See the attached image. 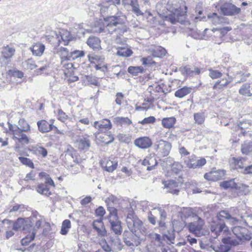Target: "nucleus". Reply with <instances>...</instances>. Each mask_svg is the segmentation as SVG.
<instances>
[{
  "instance_id": "1",
  "label": "nucleus",
  "mask_w": 252,
  "mask_h": 252,
  "mask_svg": "<svg viewBox=\"0 0 252 252\" xmlns=\"http://www.w3.org/2000/svg\"><path fill=\"white\" fill-rule=\"evenodd\" d=\"M156 10L158 15L164 20L170 22L172 24L178 22L185 23L187 7L184 9L181 7H175L173 3L166 0H162L156 5Z\"/></svg>"
},
{
  "instance_id": "2",
  "label": "nucleus",
  "mask_w": 252,
  "mask_h": 252,
  "mask_svg": "<svg viewBox=\"0 0 252 252\" xmlns=\"http://www.w3.org/2000/svg\"><path fill=\"white\" fill-rule=\"evenodd\" d=\"M9 132L13 135V139L17 140V141L22 144H28L30 142L29 138L25 133H29L31 131L30 125L23 119H21L18 122V126L13 125L8 123Z\"/></svg>"
},
{
  "instance_id": "3",
  "label": "nucleus",
  "mask_w": 252,
  "mask_h": 252,
  "mask_svg": "<svg viewBox=\"0 0 252 252\" xmlns=\"http://www.w3.org/2000/svg\"><path fill=\"white\" fill-rule=\"evenodd\" d=\"M126 223L129 231L135 233L140 235H146L147 228L144 226L143 222L135 215L131 206L127 208Z\"/></svg>"
},
{
  "instance_id": "4",
  "label": "nucleus",
  "mask_w": 252,
  "mask_h": 252,
  "mask_svg": "<svg viewBox=\"0 0 252 252\" xmlns=\"http://www.w3.org/2000/svg\"><path fill=\"white\" fill-rule=\"evenodd\" d=\"M100 14L103 18V20L100 19L98 23V28H95L93 30L94 32L101 33L103 32L107 31L109 32L108 27L110 25L109 16L110 6V0H105L99 4Z\"/></svg>"
},
{
  "instance_id": "5",
  "label": "nucleus",
  "mask_w": 252,
  "mask_h": 252,
  "mask_svg": "<svg viewBox=\"0 0 252 252\" xmlns=\"http://www.w3.org/2000/svg\"><path fill=\"white\" fill-rule=\"evenodd\" d=\"M47 38L52 41L53 42H56L59 46L61 42V40L64 43V45H67L69 42L73 40L75 37L72 35L70 32L67 30H62V32L58 33L56 31H52L51 34L47 35Z\"/></svg>"
},
{
  "instance_id": "6",
  "label": "nucleus",
  "mask_w": 252,
  "mask_h": 252,
  "mask_svg": "<svg viewBox=\"0 0 252 252\" xmlns=\"http://www.w3.org/2000/svg\"><path fill=\"white\" fill-rule=\"evenodd\" d=\"M170 143L163 140L157 141L154 145V149L159 158L167 156L171 148Z\"/></svg>"
},
{
  "instance_id": "7",
  "label": "nucleus",
  "mask_w": 252,
  "mask_h": 252,
  "mask_svg": "<svg viewBox=\"0 0 252 252\" xmlns=\"http://www.w3.org/2000/svg\"><path fill=\"white\" fill-rule=\"evenodd\" d=\"M140 235L132 232L126 230L123 233V239L126 245L132 248L141 243Z\"/></svg>"
},
{
  "instance_id": "8",
  "label": "nucleus",
  "mask_w": 252,
  "mask_h": 252,
  "mask_svg": "<svg viewBox=\"0 0 252 252\" xmlns=\"http://www.w3.org/2000/svg\"><path fill=\"white\" fill-rule=\"evenodd\" d=\"M111 231L117 235H121L122 232V227L121 221L119 220L117 210L116 208L111 207Z\"/></svg>"
},
{
  "instance_id": "9",
  "label": "nucleus",
  "mask_w": 252,
  "mask_h": 252,
  "mask_svg": "<svg viewBox=\"0 0 252 252\" xmlns=\"http://www.w3.org/2000/svg\"><path fill=\"white\" fill-rule=\"evenodd\" d=\"M47 184L54 187L55 186L53 180L49 175H46L45 183L40 184L37 186L36 191L41 194L49 196L51 194V192L49 190V189L48 188Z\"/></svg>"
},
{
  "instance_id": "10",
  "label": "nucleus",
  "mask_w": 252,
  "mask_h": 252,
  "mask_svg": "<svg viewBox=\"0 0 252 252\" xmlns=\"http://www.w3.org/2000/svg\"><path fill=\"white\" fill-rule=\"evenodd\" d=\"M69 53L70 52L66 48L61 47L57 49V54L59 55L61 59V64L64 67L67 68L75 67H73V64L72 63H65L66 61H69Z\"/></svg>"
},
{
  "instance_id": "11",
  "label": "nucleus",
  "mask_w": 252,
  "mask_h": 252,
  "mask_svg": "<svg viewBox=\"0 0 252 252\" xmlns=\"http://www.w3.org/2000/svg\"><path fill=\"white\" fill-rule=\"evenodd\" d=\"M220 10L224 15L232 16L239 13L241 9L231 3L226 2L221 6Z\"/></svg>"
},
{
  "instance_id": "12",
  "label": "nucleus",
  "mask_w": 252,
  "mask_h": 252,
  "mask_svg": "<svg viewBox=\"0 0 252 252\" xmlns=\"http://www.w3.org/2000/svg\"><path fill=\"white\" fill-rule=\"evenodd\" d=\"M2 223L7 225V229L12 228L15 231H18L21 228H23L24 219L22 218H18L16 220L13 221L8 219H4L2 221Z\"/></svg>"
},
{
  "instance_id": "13",
  "label": "nucleus",
  "mask_w": 252,
  "mask_h": 252,
  "mask_svg": "<svg viewBox=\"0 0 252 252\" xmlns=\"http://www.w3.org/2000/svg\"><path fill=\"white\" fill-rule=\"evenodd\" d=\"M164 187L167 189L166 192L173 194L178 195L179 189H177L179 186V183L175 180H171L162 182Z\"/></svg>"
},
{
  "instance_id": "14",
  "label": "nucleus",
  "mask_w": 252,
  "mask_h": 252,
  "mask_svg": "<svg viewBox=\"0 0 252 252\" xmlns=\"http://www.w3.org/2000/svg\"><path fill=\"white\" fill-rule=\"evenodd\" d=\"M54 120H50L48 122L45 120L38 121L37 122L38 130L41 133H46L53 130Z\"/></svg>"
},
{
  "instance_id": "15",
  "label": "nucleus",
  "mask_w": 252,
  "mask_h": 252,
  "mask_svg": "<svg viewBox=\"0 0 252 252\" xmlns=\"http://www.w3.org/2000/svg\"><path fill=\"white\" fill-rule=\"evenodd\" d=\"M225 227V224L223 220H215V218L213 219L212 224H211V230L214 233L216 236L220 234Z\"/></svg>"
},
{
  "instance_id": "16",
  "label": "nucleus",
  "mask_w": 252,
  "mask_h": 252,
  "mask_svg": "<svg viewBox=\"0 0 252 252\" xmlns=\"http://www.w3.org/2000/svg\"><path fill=\"white\" fill-rule=\"evenodd\" d=\"M152 140L147 136L136 138L134 142L135 145L141 149L148 148L152 146Z\"/></svg>"
},
{
  "instance_id": "17",
  "label": "nucleus",
  "mask_w": 252,
  "mask_h": 252,
  "mask_svg": "<svg viewBox=\"0 0 252 252\" xmlns=\"http://www.w3.org/2000/svg\"><path fill=\"white\" fill-rule=\"evenodd\" d=\"M15 49L13 48L7 46L5 47L1 53V57H0V65L4 66L7 64V63H3L5 60H9L14 54Z\"/></svg>"
},
{
  "instance_id": "18",
  "label": "nucleus",
  "mask_w": 252,
  "mask_h": 252,
  "mask_svg": "<svg viewBox=\"0 0 252 252\" xmlns=\"http://www.w3.org/2000/svg\"><path fill=\"white\" fill-rule=\"evenodd\" d=\"M94 126L101 132L110 131V120L104 119L101 121H96L94 123Z\"/></svg>"
},
{
  "instance_id": "19",
  "label": "nucleus",
  "mask_w": 252,
  "mask_h": 252,
  "mask_svg": "<svg viewBox=\"0 0 252 252\" xmlns=\"http://www.w3.org/2000/svg\"><path fill=\"white\" fill-rule=\"evenodd\" d=\"M122 3L125 6L130 5L132 12L137 16L143 15V13L139 9L137 0H122Z\"/></svg>"
},
{
  "instance_id": "20",
  "label": "nucleus",
  "mask_w": 252,
  "mask_h": 252,
  "mask_svg": "<svg viewBox=\"0 0 252 252\" xmlns=\"http://www.w3.org/2000/svg\"><path fill=\"white\" fill-rule=\"evenodd\" d=\"M29 49L32 52L33 56L41 57L44 53L45 46L43 43L37 42L30 47Z\"/></svg>"
},
{
  "instance_id": "21",
  "label": "nucleus",
  "mask_w": 252,
  "mask_h": 252,
  "mask_svg": "<svg viewBox=\"0 0 252 252\" xmlns=\"http://www.w3.org/2000/svg\"><path fill=\"white\" fill-rule=\"evenodd\" d=\"M143 165H148L147 170L151 171L154 169L158 164V161L155 155H150L147 157L142 161Z\"/></svg>"
},
{
  "instance_id": "22",
  "label": "nucleus",
  "mask_w": 252,
  "mask_h": 252,
  "mask_svg": "<svg viewBox=\"0 0 252 252\" xmlns=\"http://www.w3.org/2000/svg\"><path fill=\"white\" fill-rule=\"evenodd\" d=\"M87 43L94 51H98L101 49L100 39L95 36H91L88 39Z\"/></svg>"
},
{
  "instance_id": "23",
  "label": "nucleus",
  "mask_w": 252,
  "mask_h": 252,
  "mask_svg": "<svg viewBox=\"0 0 252 252\" xmlns=\"http://www.w3.org/2000/svg\"><path fill=\"white\" fill-rule=\"evenodd\" d=\"M179 70L182 74H187L192 76L194 75H199L200 73V69L197 67H194L191 69L189 66H185L179 68Z\"/></svg>"
},
{
  "instance_id": "24",
  "label": "nucleus",
  "mask_w": 252,
  "mask_h": 252,
  "mask_svg": "<svg viewBox=\"0 0 252 252\" xmlns=\"http://www.w3.org/2000/svg\"><path fill=\"white\" fill-rule=\"evenodd\" d=\"M187 227L191 233L197 237L201 235L202 226L199 225L197 222L189 223Z\"/></svg>"
},
{
  "instance_id": "25",
  "label": "nucleus",
  "mask_w": 252,
  "mask_h": 252,
  "mask_svg": "<svg viewBox=\"0 0 252 252\" xmlns=\"http://www.w3.org/2000/svg\"><path fill=\"white\" fill-rule=\"evenodd\" d=\"M113 123L117 126H129L132 121L128 117H117L114 118Z\"/></svg>"
},
{
  "instance_id": "26",
  "label": "nucleus",
  "mask_w": 252,
  "mask_h": 252,
  "mask_svg": "<svg viewBox=\"0 0 252 252\" xmlns=\"http://www.w3.org/2000/svg\"><path fill=\"white\" fill-rule=\"evenodd\" d=\"M239 93L246 96H252V82L244 83L240 88Z\"/></svg>"
},
{
  "instance_id": "27",
  "label": "nucleus",
  "mask_w": 252,
  "mask_h": 252,
  "mask_svg": "<svg viewBox=\"0 0 252 252\" xmlns=\"http://www.w3.org/2000/svg\"><path fill=\"white\" fill-rule=\"evenodd\" d=\"M78 148L81 150L87 151L90 147L91 143L88 137L82 136L77 140Z\"/></svg>"
},
{
  "instance_id": "28",
  "label": "nucleus",
  "mask_w": 252,
  "mask_h": 252,
  "mask_svg": "<svg viewBox=\"0 0 252 252\" xmlns=\"http://www.w3.org/2000/svg\"><path fill=\"white\" fill-rule=\"evenodd\" d=\"M96 138L100 143L108 145L110 143V131H106V132L99 131L96 135Z\"/></svg>"
},
{
  "instance_id": "29",
  "label": "nucleus",
  "mask_w": 252,
  "mask_h": 252,
  "mask_svg": "<svg viewBox=\"0 0 252 252\" xmlns=\"http://www.w3.org/2000/svg\"><path fill=\"white\" fill-rule=\"evenodd\" d=\"M126 17L121 13H117L116 16H111V25L118 26L123 25L125 23Z\"/></svg>"
},
{
  "instance_id": "30",
  "label": "nucleus",
  "mask_w": 252,
  "mask_h": 252,
  "mask_svg": "<svg viewBox=\"0 0 252 252\" xmlns=\"http://www.w3.org/2000/svg\"><path fill=\"white\" fill-rule=\"evenodd\" d=\"M83 84L85 86L94 85L97 86L98 84L96 78L92 75H85L82 78Z\"/></svg>"
},
{
  "instance_id": "31",
  "label": "nucleus",
  "mask_w": 252,
  "mask_h": 252,
  "mask_svg": "<svg viewBox=\"0 0 252 252\" xmlns=\"http://www.w3.org/2000/svg\"><path fill=\"white\" fill-rule=\"evenodd\" d=\"M220 186L224 189H238V185L235 182L234 179L223 181L220 183Z\"/></svg>"
},
{
  "instance_id": "32",
  "label": "nucleus",
  "mask_w": 252,
  "mask_h": 252,
  "mask_svg": "<svg viewBox=\"0 0 252 252\" xmlns=\"http://www.w3.org/2000/svg\"><path fill=\"white\" fill-rule=\"evenodd\" d=\"M146 70L142 66H130L128 67L127 72L132 76H137L140 73H142Z\"/></svg>"
},
{
  "instance_id": "33",
  "label": "nucleus",
  "mask_w": 252,
  "mask_h": 252,
  "mask_svg": "<svg viewBox=\"0 0 252 252\" xmlns=\"http://www.w3.org/2000/svg\"><path fill=\"white\" fill-rule=\"evenodd\" d=\"M176 122V120L175 118L173 117L164 118L162 120L161 124L164 128H170L173 127Z\"/></svg>"
},
{
  "instance_id": "34",
  "label": "nucleus",
  "mask_w": 252,
  "mask_h": 252,
  "mask_svg": "<svg viewBox=\"0 0 252 252\" xmlns=\"http://www.w3.org/2000/svg\"><path fill=\"white\" fill-rule=\"evenodd\" d=\"M117 50L116 54L123 57H129L131 56L133 53L131 49L124 47H118L117 48Z\"/></svg>"
},
{
  "instance_id": "35",
  "label": "nucleus",
  "mask_w": 252,
  "mask_h": 252,
  "mask_svg": "<svg viewBox=\"0 0 252 252\" xmlns=\"http://www.w3.org/2000/svg\"><path fill=\"white\" fill-rule=\"evenodd\" d=\"M123 248V244L120 239H112L111 238V251L117 252L121 251Z\"/></svg>"
},
{
  "instance_id": "36",
  "label": "nucleus",
  "mask_w": 252,
  "mask_h": 252,
  "mask_svg": "<svg viewBox=\"0 0 252 252\" xmlns=\"http://www.w3.org/2000/svg\"><path fill=\"white\" fill-rule=\"evenodd\" d=\"M191 88L184 87L178 89L175 93V96L179 98H182L191 92Z\"/></svg>"
},
{
  "instance_id": "37",
  "label": "nucleus",
  "mask_w": 252,
  "mask_h": 252,
  "mask_svg": "<svg viewBox=\"0 0 252 252\" xmlns=\"http://www.w3.org/2000/svg\"><path fill=\"white\" fill-rule=\"evenodd\" d=\"M124 202V199L122 197H117L111 194V203L113 204V207L118 209L122 208V204ZM112 207V206H111Z\"/></svg>"
},
{
  "instance_id": "38",
  "label": "nucleus",
  "mask_w": 252,
  "mask_h": 252,
  "mask_svg": "<svg viewBox=\"0 0 252 252\" xmlns=\"http://www.w3.org/2000/svg\"><path fill=\"white\" fill-rule=\"evenodd\" d=\"M196 157L191 155L189 158L185 160V164L189 168H196Z\"/></svg>"
},
{
  "instance_id": "39",
  "label": "nucleus",
  "mask_w": 252,
  "mask_h": 252,
  "mask_svg": "<svg viewBox=\"0 0 252 252\" xmlns=\"http://www.w3.org/2000/svg\"><path fill=\"white\" fill-rule=\"evenodd\" d=\"M241 152L243 154L248 155L252 152V142L246 141L241 145Z\"/></svg>"
},
{
  "instance_id": "40",
  "label": "nucleus",
  "mask_w": 252,
  "mask_h": 252,
  "mask_svg": "<svg viewBox=\"0 0 252 252\" xmlns=\"http://www.w3.org/2000/svg\"><path fill=\"white\" fill-rule=\"evenodd\" d=\"M215 220H223L224 219L229 220L232 218L231 215L227 211H221L217 215L214 217Z\"/></svg>"
},
{
  "instance_id": "41",
  "label": "nucleus",
  "mask_w": 252,
  "mask_h": 252,
  "mask_svg": "<svg viewBox=\"0 0 252 252\" xmlns=\"http://www.w3.org/2000/svg\"><path fill=\"white\" fill-rule=\"evenodd\" d=\"M116 138L122 143L129 144L131 142V136L123 133H119L116 136Z\"/></svg>"
},
{
  "instance_id": "42",
  "label": "nucleus",
  "mask_w": 252,
  "mask_h": 252,
  "mask_svg": "<svg viewBox=\"0 0 252 252\" xmlns=\"http://www.w3.org/2000/svg\"><path fill=\"white\" fill-rule=\"evenodd\" d=\"M71 227V222L69 220H65L62 222V228L61 230V234L62 235H66L69 229Z\"/></svg>"
},
{
  "instance_id": "43",
  "label": "nucleus",
  "mask_w": 252,
  "mask_h": 252,
  "mask_svg": "<svg viewBox=\"0 0 252 252\" xmlns=\"http://www.w3.org/2000/svg\"><path fill=\"white\" fill-rule=\"evenodd\" d=\"M181 219H186L190 217L192 214V209L190 208H183L179 211Z\"/></svg>"
},
{
  "instance_id": "44",
  "label": "nucleus",
  "mask_w": 252,
  "mask_h": 252,
  "mask_svg": "<svg viewBox=\"0 0 252 252\" xmlns=\"http://www.w3.org/2000/svg\"><path fill=\"white\" fill-rule=\"evenodd\" d=\"M85 55V52L83 51L74 50L70 52L69 61L74 60L78 58L82 57Z\"/></svg>"
},
{
  "instance_id": "45",
  "label": "nucleus",
  "mask_w": 252,
  "mask_h": 252,
  "mask_svg": "<svg viewBox=\"0 0 252 252\" xmlns=\"http://www.w3.org/2000/svg\"><path fill=\"white\" fill-rule=\"evenodd\" d=\"M33 151L34 153L37 155H41L43 158L47 156L48 152L46 149L41 146H36L33 148Z\"/></svg>"
},
{
  "instance_id": "46",
  "label": "nucleus",
  "mask_w": 252,
  "mask_h": 252,
  "mask_svg": "<svg viewBox=\"0 0 252 252\" xmlns=\"http://www.w3.org/2000/svg\"><path fill=\"white\" fill-rule=\"evenodd\" d=\"M229 83L230 81L222 79V80H218L214 85L213 89L214 90H221L223 87H226Z\"/></svg>"
},
{
  "instance_id": "47",
  "label": "nucleus",
  "mask_w": 252,
  "mask_h": 252,
  "mask_svg": "<svg viewBox=\"0 0 252 252\" xmlns=\"http://www.w3.org/2000/svg\"><path fill=\"white\" fill-rule=\"evenodd\" d=\"M140 61L142 65L146 67H149L156 64V62L153 61L152 57L151 56L142 58Z\"/></svg>"
},
{
  "instance_id": "48",
  "label": "nucleus",
  "mask_w": 252,
  "mask_h": 252,
  "mask_svg": "<svg viewBox=\"0 0 252 252\" xmlns=\"http://www.w3.org/2000/svg\"><path fill=\"white\" fill-rule=\"evenodd\" d=\"M250 76V73H242L241 72H237L236 74L235 79H238L236 83H240L245 82L247 80V78Z\"/></svg>"
},
{
  "instance_id": "49",
  "label": "nucleus",
  "mask_w": 252,
  "mask_h": 252,
  "mask_svg": "<svg viewBox=\"0 0 252 252\" xmlns=\"http://www.w3.org/2000/svg\"><path fill=\"white\" fill-rule=\"evenodd\" d=\"M23 66L27 69L32 70L37 67L32 59H29L23 63Z\"/></svg>"
},
{
  "instance_id": "50",
  "label": "nucleus",
  "mask_w": 252,
  "mask_h": 252,
  "mask_svg": "<svg viewBox=\"0 0 252 252\" xmlns=\"http://www.w3.org/2000/svg\"><path fill=\"white\" fill-rule=\"evenodd\" d=\"M35 235L34 232H32L31 234L29 236L27 235L25 238H23L21 241V245L22 246H27L32 240H34Z\"/></svg>"
},
{
  "instance_id": "51",
  "label": "nucleus",
  "mask_w": 252,
  "mask_h": 252,
  "mask_svg": "<svg viewBox=\"0 0 252 252\" xmlns=\"http://www.w3.org/2000/svg\"><path fill=\"white\" fill-rule=\"evenodd\" d=\"M18 159L23 164L25 165L32 169L34 168L33 163L30 158L23 157H19Z\"/></svg>"
},
{
  "instance_id": "52",
  "label": "nucleus",
  "mask_w": 252,
  "mask_h": 252,
  "mask_svg": "<svg viewBox=\"0 0 252 252\" xmlns=\"http://www.w3.org/2000/svg\"><path fill=\"white\" fill-rule=\"evenodd\" d=\"M110 159L109 158H104L102 159L100 162L101 167L105 171L110 172V165L109 163Z\"/></svg>"
},
{
  "instance_id": "53",
  "label": "nucleus",
  "mask_w": 252,
  "mask_h": 252,
  "mask_svg": "<svg viewBox=\"0 0 252 252\" xmlns=\"http://www.w3.org/2000/svg\"><path fill=\"white\" fill-rule=\"evenodd\" d=\"M234 162L235 163L236 168L237 169H244L245 166L244 165L243 162L246 161V159L244 158H234Z\"/></svg>"
},
{
  "instance_id": "54",
  "label": "nucleus",
  "mask_w": 252,
  "mask_h": 252,
  "mask_svg": "<svg viewBox=\"0 0 252 252\" xmlns=\"http://www.w3.org/2000/svg\"><path fill=\"white\" fill-rule=\"evenodd\" d=\"M194 119L196 123L198 124H202L204 122V115L203 113H195L194 114Z\"/></svg>"
},
{
  "instance_id": "55",
  "label": "nucleus",
  "mask_w": 252,
  "mask_h": 252,
  "mask_svg": "<svg viewBox=\"0 0 252 252\" xmlns=\"http://www.w3.org/2000/svg\"><path fill=\"white\" fill-rule=\"evenodd\" d=\"M208 18L212 19V21L214 24H218L221 22L220 17L215 12L209 14L208 15Z\"/></svg>"
},
{
  "instance_id": "56",
  "label": "nucleus",
  "mask_w": 252,
  "mask_h": 252,
  "mask_svg": "<svg viewBox=\"0 0 252 252\" xmlns=\"http://www.w3.org/2000/svg\"><path fill=\"white\" fill-rule=\"evenodd\" d=\"M32 225L31 219L30 218L24 219V223L23 226V230H29L31 229Z\"/></svg>"
},
{
  "instance_id": "57",
  "label": "nucleus",
  "mask_w": 252,
  "mask_h": 252,
  "mask_svg": "<svg viewBox=\"0 0 252 252\" xmlns=\"http://www.w3.org/2000/svg\"><path fill=\"white\" fill-rule=\"evenodd\" d=\"M155 121L156 118L154 116H150L144 118L142 121H139L138 123L141 124L142 125H145L146 124H153L155 122Z\"/></svg>"
},
{
  "instance_id": "58",
  "label": "nucleus",
  "mask_w": 252,
  "mask_h": 252,
  "mask_svg": "<svg viewBox=\"0 0 252 252\" xmlns=\"http://www.w3.org/2000/svg\"><path fill=\"white\" fill-rule=\"evenodd\" d=\"M221 75L222 73L218 70H213L212 69H209V76L213 79L220 78Z\"/></svg>"
},
{
  "instance_id": "59",
  "label": "nucleus",
  "mask_w": 252,
  "mask_h": 252,
  "mask_svg": "<svg viewBox=\"0 0 252 252\" xmlns=\"http://www.w3.org/2000/svg\"><path fill=\"white\" fill-rule=\"evenodd\" d=\"M155 53L156 56L158 57H162L166 55V51L165 48L159 46L155 50Z\"/></svg>"
},
{
  "instance_id": "60",
  "label": "nucleus",
  "mask_w": 252,
  "mask_h": 252,
  "mask_svg": "<svg viewBox=\"0 0 252 252\" xmlns=\"http://www.w3.org/2000/svg\"><path fill=\"white\" fill-rule=\"evenodd\" d=\"M8 74L18 78H22L24 76L23 72L19 70H9Z\"/></svg>"
},
{
  "instance_id": "61",
  "label": "nucleus",
  "mask_w": 252,
  "mask_h": 252,
  "mask_svg": "<svg viewBox=\"0 0 252 252\" xmlns=\"http://www.w3.org/2000/svg\"><path fill=\"white\" fill-rule=\"evenodd\" d=\"M216 181L220 180L225 175V171L224 170H218L213 171Z\"/></svg>"
},
{
  "instance_id": "62",
  "label": "nucleus",
  "mask_w": 252,
  "mask_h": 252,
  "mask_svg": "<svg viewBox=\"0 0 252 252\" xmlns=\"http://www.w3.org/2000/svg\"><path fill=\"white\" fill-rule=\"evenodd\" d=\"M58 116L59 120L63 122L68 118V116L62 109L59 110Z\"/></svg>"
},
{
  "instance_id": "63",
  "label": "nucleus",
  "mask_w": 252,
  "mask_h": 252,
  "mask_svg": "<svg viewBox=\"0 0 252 252\" xmlns=\"http://www.w3.org/2000/svg\"><path fill=\"white\" fill-rule=\"evenodd\" d=\"M105 213V211L103 207L99 206L95 210V214L97 217H102Z\"/></svg>"
},
{
  "instance_id": "64",
  "label": "nucleus",
  "mask_w": 252,
  "mask_h": 252,
  "mask_svg": "<svg viewBox=\"0 0 252 252\" xmlns=\"http://www.w3.org/2000/svg\"><path fill=\"white\" fill-rule=\"evenodd\" d=\"M155 209H157L159 212L160 219L165 220L166 219L167 214L164 209H163L161 207H157Z\"/></svg>"
}]
</instances>
